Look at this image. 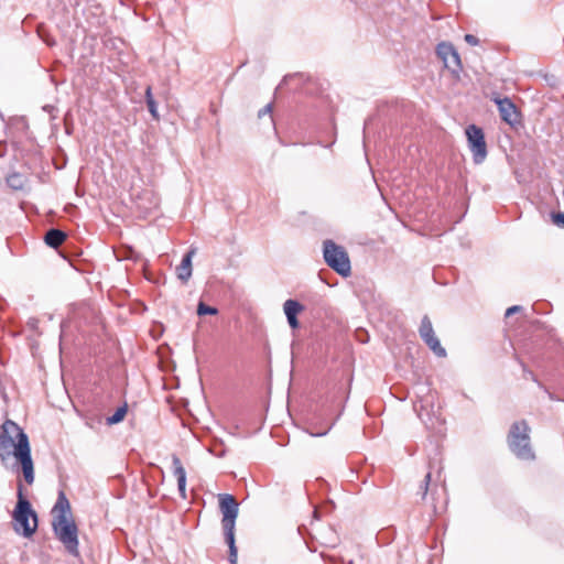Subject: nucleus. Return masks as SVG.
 <instances>
[{
  "label": "nucleus",
  "instance_id": "1",
  "mask_svg": "<svg viewBox=\"0 0 564 564\" xmlns=\"http://www.w3.org/2000/svg\"><path fill=\"white\" fill-rule=\"evenodd\" d=\"M11 457L21 465L24 480L32 485L34 466L29 437L15 422L8 419L0 429V460L6 464Z\"/></svg>",
  "mask_w": 564,
  "mask_h": 564
},
{
  "label": "nucleus",
  "instance_id": "2",
  "mask_svg": "<svg viewBox=\"0 0 564 564\" xmlns=\"http://www.w3.org/2000/svg\"><path fill=\"white\" fill-rule=\"evenodd\" d=\"M52 528L57 540L73 556H79L78 528L73 519L70 503L63 491H59L52 510Z\"/></svg>",
  "mask_w": 564,
  "mask_h": 564
},
{
  "label": "nucleus",
  "instance_id": "3",
  "mask_svg": "<svg viewBox=\"0 0 564 564\" xmlns=\"http://www.w3.org/2000/svg\"><path fill=\"white\" fill-rule=\"evenodd\" d=\"M219 509L223 514L221 527L226 543L229 546V562L237 564V547L235 544V525L239 513V506L236 498L229 494L218 495Z\"/></svg>",
  "mask_w": 564,
  "mask_h": 564
},
{
  "label": "nucleus",
  "instance_id": "4",
  "mask_svg": "<svg viewBox=\"0 0 564 564\" xmlns=\"http://www.w3.org/2000/svg\"><path fill=\"white\" fill-rule=\"evenodd\" d=\"M18 503L13 512L14 529L22 532L25 538L31 536L37 528V517L31 503L23 497L22 485H19Z\"/></svg>",
  "mask_w": 564,
  "mask_h": 564
},
{
  "label": "nucleus",
  "instance_id": "5",
  "mask_svg": "<svg viewBox=\"0 0 564 564\" xmlns=\"http://www.w3.org/2000/svg\"><path fill=\"white\" fill-rule=\"evenodd\" d=\"M511 451L521 459H533L534 453L530 446L529 426L524 421L512 424L509 437Z\"/></svg>",
  "mask_w": 564,
  "mask_h": 564
},
{
  "label": "nucleus",
  "instance_id": "6",
  "mask_svg": "<svg viewBox=\"0 0 564 564\" xmlns=\"http://www.w3.org/2000/svg\"><path fill=\"white\" fill-rule=\"evenodd\" d=\"M325 262L337 273L348 276L351 271L350 260L346 250L332 240L324 242Z\"/></svg>",
  "mask_w": 564,
  "mask_h": 564
},
{
  "label": "nucleus",
  "instance_id": "7",
  "mask_svg": "<svg viewBox=\"0 0 564 564\" xmlns=\"http://www.w3.org/2000/svg\"><path fill=\"white\" fill-rule=\"evenodd\" d=\"M466 135L469 149L473 153L474 162L476 164H480L487 156V145L484 132L480 128L471 124L466 129Z\"/></svg>",
  "mask_w": 564,
  "mask_h": 564
},
{
  "label": "nucleus",
  "instance_id": "8",
  "mask_svg": "<svg viewBox=\"0 0 564 564\" xmlns=\"http://www.w3.org/2000/svg\"><path fill=\"white\" fill-rule=\"evenodd\" d=\"M419 334L423 341L429 346V348L438 357H445L446 351L442 347L438 338L436 337L432 322L427 315L423 316L421 321V325L419 328Z\"/></svg>",
  "mask_w": 564,
  "mask_h": 564
},
{
  "label": "nucleus",
  "instance_id": "9",
  "mask_svg": "<svg viewBox=\"0 0 564 564\" xmlns=\"http://www.w3.org/2000/svg\"><path fill=\"white\" fill-rule=\"evenodd\" d=\"M437 56L443 61L446 68L453 73L462 69V62L457 51L451 43L442 42L436 48Z\"/></svg>",
  "mask_w": 564,
  "mask_h": 564
},
{
  "label": "nucleus",
  "instance_id": "10",
  "mask_svg": "<svg viewBox=\"0 0 564 564\" xmlns=\"http://www.w3.org/2000/svg\"><path fill=\"white\" fill-rule=\"evenodd\" d=\"M494 101L498 106L501 119L510 126L520 123V115L517 107L509 98L495 97Z\"/></svg>",
  "mask_w": 564,
  "mask_h": 564
},
{
  "label": "nucleus",
  "instance_id": "11",
  "mask_svg": "<svg viewBox=\"0 0 564 564\" xmlns=\"http://www.w3.org/2000/svg\"><path fill=\"white\" fill-rule=\"evenodd\" d=\"M433 394H430L424 399H420L419 403H415L414 405L419 417L427 427H434L433 419L436 417L437 412L433 404Z\"/></svg>",
  "mask_w": 564,
  "mask_h": 564
},
{
  "label": "nucleus",
  "instance_id": "12",
  "mask_svg": "<svg viewBox=\"0 0 564 564\" xmlns=\"http://www.w3.org/2000/svg\"><path fill=\"white\" fill-rule=\"evenodd\" d=\"M283 311L289 325L295 329L299 327L297 314L304 311V306L295 300H286L283 304Z\"/></svg>",
  "mask_w": 564,
  "mask_h": 564
},
{
  "label": "nucleus",
  "instance_id": "13",
  "mask_svg": "<svg viewBox=\"0 0 564 564\" xmlns=\"http://www.w3.org/2000/svg\"><path fill=\"white\" fill-rule=\"evenodd\" d=\"M173 475L177 479V487L182 498H186V471L182 465L181 459L173 454L172 455Z\"/></svg>",
  "mask_w": 564,
  "mask_h": 564
},
{
  "label": "nucleus",
  "instance_id": "14",
  "mask_svg": "<svg viewBox=\"0 0 564 564\" xmlns=\"http://www.w3.org/2000/svg\"><path fill=\"white\" fill-rule=\"evenodd\" d=\"M196 253L195 248H191L183 257L181 264L176 268L177 278L183 282H187L192 276V259Z\"/></svg>",
  "mask_w": 564,
  "mask_h": 564
},
{
  "label": "nucleus",
  "instance_id": "15",
  "mask_svg": "<svg viewBox=\"0 0 564 564\" xmlns=\"http://www.w3.org/2000/svg\"><path fill=\"white\" fill-rule=\"evenodd\" d=\"M66 239V234L59 229H50L45 234V242L53 248L59 247Z\"/></svg>",
  "mask_w": 564,
  "mask_h": 564
},
{
  "label": "nucleus",
  "instance_id": "16",
  "mask_svg": "<svg viewBox=\"0 0 564 564\" xmlns=\"http://www.w3.org/2000/svg\"><path fill=\"white\" fill-rule=\"evenodd\" d=\"M7 183L13 189H22L24 186V178L18 173H12L7 177Z\"/></svg>",
  "mask_w": 564,
  "mask_h": 564
},
{
  "label": "nucleus",
  "instance_id": "17",
  "mask_svg": "<svg viewBox=\"0 0 564 564\" xmlns=\"http://www.w3.org/2000/svg\"><path fill=\"white\" fill-rule=\"evenodd\" d=\"M126 414H127V405L118 408L111 416L107 417V424L113 425V424L121 422L124 419Z\"/></svg>",
  "mask_w": 564,
  "mask_h": 564
},
{
  "label": "nucleus",
  "instance_id": "18",
  "mask_svg": "<svg viewBox=\"0 0 564 564\" xmlns=\"http://www.w3.org/2000/svg\"><path fill=\"white\" fill-rule=\"evenodd\" d=\"M217 313H218V310L216 307L208 306L204 302H199L197 305V314L199 316L216 315Z\"/></svg>",
  "mask_w": 564,
  "mask_h": 564
},
{
  "label": "nucleus",
  "instance_id": "19",
  "mask_svg": "<svg viewBox=\"0 0 564 564\" xmlns=\"http://www.w3.org/2000/svg\"><path fill=\"white\" fill-rule=\"evenodd\" d=\"M272 104H268L267 106H264L261 110H259L258 112V117L259 119L263 118L264 116H268L269 117V120H270V123L272 124L273 123V118H272Z\"/></svg>",
  "mask_w": 564,
  "mask_h": 564
},
{
  "label": "nucleus",
  "instance_id": "20",
  "mask_svg": "<svg viewBox=\"0 0 564 564\" xmlns=\"http://www.w3.org/2000/svg\"><path fill=\"white\" fill-rule=\"evenodd\" d=\"M147 106H148V109H149L151 116L153 117V119L158 120L159 112H158L156 101L155 100H147Z\"/></svg>",
  "mask_w": 564,
  "mask_h": 564
},
{
  "label": "nucleus",
  "instance_id": "21",
  "mask_svg": "<svg viewBox=\"0 0 564 564\" xmlns=\"http://www.w3.org/2000/svg\"><path fill=\"white\" fill-rule=\"evenodd\" d=\"M553 223L560 227H564V213L554 214Z\"/></svg>",
  "mask_w": 564,
  "mask_h": 564
},
{
  "label": "nucleus",
  "instance_id": "22",
  "mask_svg": "<svg viewBox=\"0 0 564 564\" xmlns=\"http://www.w3.org/2000/svg\"><path fill=\"white\" fill-rule=\"evenodd\" d=\"M431 480V474H426L424 478V486L422 487V498H425L427 490H429V484Z\"/></svg>",
  "mask_w": 564,
  "mask_h": 564
},
{
  "label": "nucleus",
  "instance_id": "23",
  "mask_svg": "<svg viewBox=\"0 0 564 564\" xmlns=\"http://www.w3.org/2000/svg\"><path fill=\"white\" fill-rule=\"evenodd\" d=\"M465 41L469 45H477L479 43V40L475 35H473V34H466L465 35Z\"/></svg>",
  "mask_w": 564,
  "mask_h": 564
},
{
  "label": "nucleus",
  "instance_id": "24",
  "mask_svg": "<svg viewBox=\"0 0 564 564\" xmlns=\"http://www.w3.org/2000/svg\"><path fill=\"white\" fill-rule=\"evenodd\" d=\"M522 310L521 306L519 305H514V306H511L509 307L507 311H506V317H509L511 316L512 314L517 313V312H520Z\"/></svg>",
  "mask_w": 564,
  "mask_h": 564
},
{
  "label": "nucleus",
  "instance_id": "25",
  "mask_svg": "<svg viewBox=\"0 0 564 564\" xmlns=\"http://www.w3.org/2000/svg\"><path fill=\"white\" fill-rule=\"evenodd\" d=\"M147 100H154V98L152 96L151 87H148L145 90V101Z\"/></svg>",
  "mask_w": 564,
  "mask_h": 564
},
{
  "label": "nucleus",
  "instance_id": "26",
  "mask_svg": "<svg viewBox=\"0 0 564 564\" xmlns=\"http://www.w3.org/2000/svg\"><path fill=\"white\" fill-rule=\"evenodd\" d=\"M327 431H324V432H317V433H311V435L313 436H323V435H326Z\"/></svg>",
  "mask_w": 564,
  "mask_h": 564
},
{
  "label": "nucleus",
  "instance_id": "27",
  "mask_svg": "<svg viewBox=\"0 0 564 564\" xmlns=\"http://www.w3.org/2000/svg\"><path fill=\"white\" fill-rule=\"evenodd\" d=\"M48 45H53V42H50L48 40H45Z\"/></svg>",
  "mask_w": 564,
  "mask_h": 564
}]
</instances>
